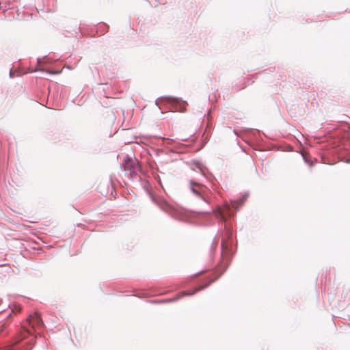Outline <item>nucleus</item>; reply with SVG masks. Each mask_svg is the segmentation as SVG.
I'll list each match as a JSON object with an SVG mask.
<instances>
[{"label":"nucleus","mask_w":350,"mask_h":350,"mask_svg":"<svg viewBox=\"0 0 350 350\" xmlns=\"http://www.w3.org/2000/svg\"><path fill=\"white\" fill-rule=\"evenodd\" d=\"M239 202H232V207L228 204L222 206H218L215 211L214 214L215 217L222 221H226L229 218L234 215V213L238 210Z\"/></svg>","instance_id":"obj_1"},{"label":"nucleus","mask_w":350,"mask_h":350,"mask_svg":"<svg viewBox=\"0 0 350 350\" xmlns=\"http://www.w3.org/2000/svg\"><path fill=\"white\" fill-rule=\"evenodd\" d=\"M206 286H207V285H206V286H201V287H200L198 289H197V291L202 290V289H203L204 288H205Z\"/></svg>","instance_id":"obj_5"},{"label":"nucleus","mask_w":350,"mask_h":350,"mask_svg":"<svg viewBox=\"0 0 350 350\" xmlns=\"http://www.w3.org/2000/svg\"><path fill=\"white\" fill-rule=\"evenodd\" d=\"M48 72H49V73H51V74L57 73V72H53V71H48Z\"/></svg>","instance_id":"obj_6"},{"label":"nucleus","mask_w":350,"mask_h":350,"mask_svg":"<svg viewBox=\"0 0 350 350\" xmlns=\"http://www.w3.org/2000/svg\"><path fill=\"white\" fill-rule=\"evenodd\" d=\"M27 320L29 321V325L33 328L36 327H41L44 325L40 314L37 312H36L33 314L29 315Z\"/></svg>","instance_id":"obj_2"},{"label":"nucleus","mask_w":350,"mask_h":350,"mask_svg":"<svg viewBox=\"0 0 350 350\" xmlns=\"http://www.w3.org/2000/svg\"><path fill=\"white\" fill-rule=\"evenodd\" d=\"M5 327L4 325L0 327V333L2 332L5 329Z\"/></svg>","instance_id":"obj_4"},{"label":"nucleus","mask_w":350,"mask_h":350,"mask_svg":"<svg viewBox=\"0 0 350 350\" xmlns=\"http://www.w3.org/2000/svg\"><path fill=\"white\" fill-rule=\"evenodd\" d=\"M75 336L78 342L83 340L85 338V332L81 327H77L74 329Z\"/></svg>","instance_id":"obj_3"}]
</instances>
